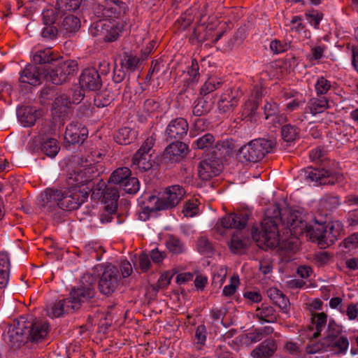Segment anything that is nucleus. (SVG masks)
<instances>
[{
    "instance_id": "obj_1",
    "label": "nucleus",
    "mask_w": 358,
    "mask_h": 358,
    "mask_svg": "<svg viewBox=\"0 0 358 358\" xmlns=\"http://www.w3.org/2000/svg\"><path fill=\"white\" fill-rule=\"evenodd\" d=\"M264 218L261 223V231L257 227L251 229L252 240L262 249L274 248L279 243L278 224L281 223L289 230L292 236L298 237L306 231L308 224L305 215L299 210L289 211L286 221L282 217L279 205H272L264 213Z\"/></svg>"
},
{
    "instance_id": "obj_2",
    "label": "nucleus",
    "mask_w": 358,
    "mask_h": 358,
    "mask_svg": "<svg viewBox=\"0 0 358 358\" xmlns=\"http://www.w3.org/2000/svg\"><path fill=\"white\" fill-rule=\"evenodd\" d=\"M89 187L75 186L63 189H47L43 196L42 206L48 211L59 208L65 210H73L79 208L87 199Z\"/></svg>"
},
{
    "instance_id": "obj_3",
    "label": "nucleus",
    "mask_w": 358,
    "mask_h": 358,
    "mask_svg": "<svg viewBox=\"0 0 358 358\" xmlns=\"http://www.w3.org/2000/svg\"><path fill=\"white\" fill-rule=\"evenodd\" d=\"M276 148L275 139L256 138L242 146L238 150V157L242 162L256 163L266 154L271 153Z\"/></svg>"
},
{
    "instance_id": "obj_4",
    "label": "nucleus",
    "mask_w": 358,
    "mask_h": 358,
    "mask_svg": "<svg viewBox=\"0 0 358 358\" xmlns=\"http://www.w3.org/2000/svg\"><path fill=\"white\" fill-rule=\"evenodd\" d=\"M78 71V63L75 60H64L59 58L52 66L45 69V79L55 85H62L73 76Z\"/></svg>"
},
{
    "instance_id": "obj_5",
    "label": "nucleus",
    "mask_w": 358,
    "mask_h": 358,
    "mask_svg": "<svg viewBox=\"0 0 358 358\" xmlns=\"http://www.w3.org/2000/svg\"><path fill=\"white\" fill-rule=\"evenodd\" d=\"M90 190L92 192V198L101 199V201L106 204L105 208L108 212L112 214L116 211L120 194L115 185L109 181L106 184L102 179H100Z\"/></svg>"
},
{
    "instance_id": "obj_6",
    "label": "nucleus",
    "mask_w": 358,
    "mask_h": 358,
    "mask_svg": "<svg viewBox=\"0 0 358 358\" xmlns=\"http://www.w3.org/2000/svg\"><path fill=\"white\" fill-rule=\"evenodd\" d=\"M185 193L184 189L179 185L169 187L160 198L154 195L149 196V203H153L155 206H148L146 210L155 212L174 208L180 203Z\"/></svg>"
},
{
    "instance_id": "obj_7",
    "label": "nucleus",
    "mask_w": 358,
    "mask_h": 358,
    "mask_svg": "<svg viewBox=\"0 0 358 358\" xmlns=\"http://www.w3.org/2000/svg\"><path fill=\"white\" fill-rule=\"evenodd\" d=\"M95 283L96 278L92 275L85 274L81 278L80 285L71 289L69 298L76 310L80 309L83 303L94 297Z\"/></svg>"
},
{
    "instance_id": "obj_8",
    "label": "nucleus",
    "mask_w": 358,
    "mask_h": 358,
    "mask_svg": "<svg viewBox=\"0 0 358 358\" xmlns=\"http://www.w3.org/2000/svg\"><path fill=\"white\" fill-rule=\"evenodd\" d=\"M156 138L154 134L148 137L142 143L140 148L132 157L131 167L141 172H145L152 169L154 161L150 152L155 143Z\"/></svg>"
},
{
    "instance_id": "obj_9",
    "label": "nucleus",
    "mask_w": 358,
    "mask_h": 358,
    "mask_svg": "<svg viewBox=\"0 0 358 358\" xmlns=\"http://www.w3.org/2000/svg\"><path fill=\"white\" fill-rule=\"evenodd\" d=\"M250 214V211L244 210L226 215L217 222L213 230L215 234L224 236L227 229H243L247 224Z\"/></svg>"
},
{
    "instance_id": "obj_10",
    "label": "nucleus",
    "mask_w": 358,
    "mask_h": 358,
    "mask_svg": "<svg viewBox=\"0 0 358 358\" xmlns=\"http://www.w3.org/2000/svg\"><path fill=\"white\" fill-rule=\"evenodd\" d=\"M222 169L223 163L221 157L214 153L206 154L198 164V176L202 180H209L218 176Z\"/></svg>"
},
{
    "instance_id": "obj_11",
    "label": "nucleus",
    "mask_w": 358,
    "mask_h": 358,
    "mask_svg": "<svg viewBox=\"0 0 358 358\" xmlns=\"http://www.w3.org/2000/svg\"><path fill=\"white\" fill-rule=\"evenodd\" d=\"M93 13L99 20L110 21L119 18L125 13L128 7L124 2L96 3L93 5Z\"/></svg>"
},
{
    "instance_id": "obj_12",
    "label": "nucleus",
    "mask_w": 358,
    "mask_h": 358,
    "mask_svg": "<svg viewBox=\"0 0 358 358\" xmlns=\"http://www.w3.org/2000/svg\"><path fill=\"white\" fill-rule=\"evenodd\" d=\"M29 325L28 320L24 317L13 321V324L9 327L7 333L3 335V339L8 345L14 350L19 348L27 339L26 329Z\"/></svg>"
},
{
    "instance_id": "obj_13",
    "label": "nucleus",
    "mask_w": 358,
    "mask_h": 358,
    "mask_svg": "<svg viewBox=\"0 0 358 358\" xmlns=\"http://www.w3.org/2000/svg\"><path fill=\"white\" fill-rule=\"evenodd\" d=\"M305 177L310 181L317 182L319 185H333L343 181L342 174L324 168L308 167L304 170Z\"/></svg>"
},
{
    "instance_id": "obj_14",
    "label": "nucleus",
    "mask_w": 358,
    "mask_h": 358,
    "mask_svg": "<svg viewBox=\"0 0 358 358\" xmlns=\"http://www.w3.org/2000/svg\"><path fill=\"white\" fill-rule=\"evenodd\" d=\"M90 32L100 41L111 43L119 38L121 30L111 21L98 20L92 24Z\"/></svg>"
},
{
    "instance_id": "obj_15",
    "label": "nucleus",
    "mask_w": 358,
    "mask_h": 358,
    "mask_svg": "<svg viewBox=\"0 0 358 358\" xmlns=\"http://www.w3.org/2000/svg\"><path fill=\"white\" fill-rule=\"evenodd\" d=\"M120 280L118 268L112 264L106 266L99 281V291L104 295H110L117 288Z\"/></svg>"
},
{
    "instance_id": "obj_16",
    "label": "nucleus",
    "mask_w": 358,
    "mask_h": 358,
    "mask_svg": "<svg viewBox=\"0 0 358 358\" xmlns=\"http://www.w3.org/2000/svg\"><path fill=\"white\" fill-rule=\"evenodd\" d=\"M189 124L185 118L176 117L171 120L166 126L164 131L165 141H181L187 134Z\"/></svg>"
},
{
    "instance_id": "obj_17",
    "label": "nucleus",
    "mask_w": 358,
    "mask_h": 358,
    "mask_svg": "<svg viewBox=\"0 0 358 358\" xmlns=\"http://www.w3.org/2000/svg\"><path fill=\"white\" fill-rule=\"evenodd\" d=\"M187 144L181 141H172L163 152V159L170 163H179L189 154Z\"/></svg>"
},
{
    "instance_id": "obj_18",
    "label": "nucleus",
    "mask_w": 358,
    "mask_h": 358,
    "mask_svg": "<svg viewBox=\"0 0 358 358\" xmlns=\"http://www.w3.org/2000/svg\"><path fill=\"white\" fill-rule=\"evenodd\" d=\"M88 136L87 129L78 122L69 124L65 131L64 140L66 145L83 143Z\"/></svg>"
},
{
    "instance_id": "obj_19",
    "label": "nucleus",
    "mask_w": 358,
    "mask_h": 358,
    "mask_svg": "<svg viewBox=\"0 0 358 358\" xmlns=\"http://www.w3.org/2000/svg\"><path fill=\"white\" fill-rule=\"evenodd\" d=\"M45 69L36 64H28L20 73V81L31 85H38L46 76Z\"/></svg>"
},
{
    "instance_id": "obj_20",
    "label": "nucleus",
    "mask_w": 358,
    "mask_h": 358,
    "mask_svg": "<svg viewBox=\"0 0 358 358\" xmlns=\"http://www.w3.org/2000/svg\"><path fill=\"white\" fill-rule=\"evenodd\" d=\"M79 84L81 88L90 91L99 90L102 86V80L98 71L94 68H87L80 76Z\"/></svg>"
},
{
    "instance_id": "obj_21",
    "label": "nucleus",
    "mask_w": 358,
    "mask_h": 358,
    "mask_svg": "<svg viewBox=\"0 0 358 358\" xmlns=\"http://www.w3.org/2000/svg\"><path fill=\"white\" fill-rule=\"evenodd\" d=\"M81 166L83 169L75 173L74 180L83 187L96 179L103 172L101 164L84 166L81 164Z\"/></svg>"
},
{
    "instance_id": "obj_22",
    "label": "nucleus",
    "mask_w": 358,
    "mask_h": 358,
    "mask_svg": "<svg viewBox=\"0 0 358 358\" xmlns=\"http://www.w3.org/2000/svg\"><path fill=\"white\" fill-rule=\"evenodd\" d=\"M28 322L29 325H26L27 329L25 331L27 336V341L36 343L43 341L48 333V324L42 321H28Z\"/></svg>"
},
{
    "instance_id": "obj_23",
    "label": "nucleus",
    "mask_w": 358,
    "mask_h": 358,
    "mask_svg": "<svg viewBox=\"0 0 358 358\" xmlns=\"http://www.w3.org/2000/svg\"><path fill=\"white\" fill-rule=\"evenodd\" d=\"M237 90L231 88L227 89L221 96L218 101V109L221 113L227 114L231 113L237 106L239 98Z\"/></svg>"
},
{
    "instance_id": "obj_24",
    "label": "nucleus",
    "mask_w": 358,
    "mask_h": 358,
    "mask_svg": "<svg viewBox=\"0 0 358 358\" xmlns=\"http://www.w3.org/2000/svg\"><path fill=\"white\" fill-rule=\"evenodd\" d=\"M306 233L313 241H317L319 245H326V222L315 217L313 223L308 225Z\"/></svg>"
},
{
    "instance_id": "obj_25",
    "label": "nucleus",
    "mask_w": 358,
    "mask_h": 358,
    "mask_svg": "<svg viewBox=\"0 0 358 358\" xmlns=\"http://www.w3.org/2000/svg\"><path fill=\"white\" fill-rule=\"evenodd\" d=\"M278 350V345L273 338H268L258 345L250 352L253 358H271Z\"/></svg>"
},
{
    "instance_id": "obj_26",
    "label": "nucleus",
    "mask_w": 358,
    "mask_h": 358,
    "mask_svg": "<svg viewBox=\"0 0 358 358\" xmlns=\"http://www.w3.org/2000/svg\"><path fill=\"white\" fill-rule=\"evenodd\" d=\"M59 59V57L50 48L38 50L33 55L34 64H39V66L45 69H48V66H52Z\"/></svg>"
},
{
    "instance_id": "obj_27",
    "label": "nucleus",
    "mask_w": 358,
    "mask_h": 358,
    "mask_svg": "<svg viewBox=\"0 0 358 358\" xmlns=\"http://www.w3.org/2000/svg\"><path fill=\"white\" fill-rule=\"evenodd\" d=\"M254 317L262 322L273 323L278 321L279 315L271 305L262 303L256 308Z\"/></svg>"
},
{
    "instance_id": "obj_28",
    "label": "nucleus",
    "mask_w": 358,
    "mask_h": 358,
    "mask_svg": "<svg viewBox=\"0 0 358 358\" xmlns=\"http://www.w3.org/2000/svg\"><path fill=\"white\" fill-rule=\"evenodd\" d=\"M17 115L18 120L24 127H31L35 124L39 114L33 107L22 106L17 109Z\"/></svg>"
},
{
    "instance_id": "obj_29",
    "label": "nucleus",
    "mask_w": 358,
    "mask_h": 358,
    "mask_svg": "<svg viewBox=\"0 0 358 358\" xmlns=\"http://www.w3.org/2000/svg\"><path fill=\"white\" fill-rule=\"evenodd\" d=\"M267 295L282 313L286 314L289 313V301L280 290L277 288H270L267 291Z\"/></svg>"
},
{
    "instance_id": "obj_30",
    "label": "nucleus",
    "mask_w": 358,
    "mask_h": 358,
    "mask_svg": "<svg viewBox=\"0 0 358 358\" xmlns=\"http://www.w3.org/2000/svg\"><path fill=\"white\" fill-rule=\"evenodd\" d=\"M324 344L327 351L332 352L337 355H345L350 345L349 340L346 336H341L327 343H324Z\"/></svg>"
},
{
    "instance_id": "obj_31",
    "label": "nucleus",
    "mask_w": 358,
    "mask_h": 358,
    "mask_svg": "<svg viewBox=\"0 0 358 358\" xmlns=\"http://www.w3.org/2000/svg\"><path fill=\"white\" fill-rule=\"evenodd\" d=\"M328 99L325 96L311 98L305 109V113H309L313 115L322 113L329 108Z\"/></svg>"
},
{
    "instance_id": "obj_32",
    "label": "nucleus",
    "mask_w": 358,
    "mask_h": 358,
    "mask_svg": "<svg viewBox=\"0 0 358 358\" xmlns=\"http://www.w3.org/2000/svg\"><path fill=\"white\" fill-rule=\"evenodd\" d=\"M249 239L243 235V232L237 231L233 234L229 244L231 251L234 254H242L248 247Z\"/></svg>"
},
{
    "instance_id": "obj_33",
    "label": "nucleus",
    "mask_w": 358,
    "mask_h": 358,
    "mask_svg": "<svg viewBox=\"0 0 358 358\" xmlns=\"http://www.w3.org/2000/svg\"><path fill=\"white\" fill-rule=\"evenodd\" d=\"M73 304L68 297L62 300L55 302L51 306V310L49 315L52 317H59L66 313H73L76 309L72 307Z\"/></svg>"
},
{
    "instance_id": "obj_34",
    "label": "nucleus",
    "mask_w": 358,
    "mask_h": 358,
    "mask_svg": "<svg viewBox=\"0 0 358 358\" xmlns=\"http://www.w3.org/2000/svg\"><path fill=\"white\" fill-rule=\"evenodd\" d=\"M343 230V226L339 221H334L326 223V245L334 243L335 241L341 236Z\"/></svg>"
},
{
    "instance_id": "obj_35",
    "label": "nucleus",
    "mask_w": 358,
    "mask_h": 358,
    "mask_svg": "<svg viewBox=\"0 0 358 358\" xmlns=\"http://www.w3.org/2000/svg\"><path fill=\"white\" fill-rule=\"evenodd\" d=\"M10 261L8 255L0 252V289H4L9 280Z\"/></svg>"
},
{
    "instance_id": "obj_36",
    "label": "nucleus",
    "mask_w": 358,
    "mask_h": 358,
    "mask_svg": "<svg viewBox=\"0 0 358 358\" xmlns=\"http://www.w3.org/2000/svg\"><path fill=\"white\" fill-rule=\"evenodd\" d=\"M131 177V171L128 167H120L111 173L108 181L114 185H117L120 187Z\"/></svg>"
},
{
    "instance_id": "obj_37",
    "label": "nucleus",
    "mask_w": 358,
    "mask_h": 358,
    "mask_svg": "<svg viewBox=\"0 0 358 358\" xmlns=\"http://www.w3.org/2000/svg\"><path fill=\"white\" fill-rule=\"evenodd\" d=\"M80 27L79 18L73 15H69L63 19L60 26V31L64 34H71L77 31Z\"/></svg>"
},
{
    "instance_id": "obj_38",
    "label": "nucleus",
    "mask_w": 358,
    "mask_h": 358,
    "mask_svg": "<svg viewBox=\"0 0 358 358\" xmlns=\"http://www.w3.org/2000/svg\"><path fill=\"white\" fill-rule=\"evenodd\" d=\"M136 131L129 127H123L118 130L115 136V140L120 145H128L136 138Z\"/></svg>"
},
{
    "instance_id": "obj_39",
    "label": "nucleus",
    "mask_w": 358,
    "mask_h": 358,
    "mask_svg": "<svg viewBox=\"0 0 358 358\" xmlns=\"http://www.w3.org/2000/svg\"><path fill=\"white\" fill-rule=\"evenodd\" d=\"M215 143V136L210 133L205 134L195 140L192 145L194 150H204L212 148Z\"/></svg>"
},
{
    "instance_id": "obj_40",
    "label": "nucleus",
    "mask_w": 358,
    "mask_h": 358,
    "mask_svg": "<svg viewBox=\"0 0 358 358\" xmlns=\"http://www.w3.org/2000/svg\"><path fill=\"white\" fill-rule=\"evenodd\" d=\"M41 150L48 157H54L59 150V143L55 138L46 139L41 143Z\"/></svg>"
},
{
    "instance_id": "obj_41",
    "label": "nucleus",
    "mask_w": 358,
    "mask_h": 358,
    "mask_svg": "<svg viewBox=\"0 0 358 358\" xmlns=\"http://www.w3.org/2000/svg\"><path fill=\"white\" fill-rule=\"evenodd\" d=\"M213 108V103L203 97L198 98L195 101L192 113L195 116H202L208 113Z\"/></svg>"
},
{
    "instance_id": "obj_42",
    "label": "nucleus",
    "mask_w": 358,
    "mask_h": 358,
    "mask_svg": "<svg viewBox=\"0 0 358 358\" xmlns=\"http://www.w3.org/2000/svg\"><path fill=\"white\" fill-rule=\"evenodd\" d=\"M327 321V315L322 312L315 313L311 317V322L315 326L316 331L313 334V338H317L320 336L321 331L324 329Z\"/></svg>"
},
{
    "instance_id": "obj_43",
    "label": "nucleus",
    "mask_w": 358,
    "mask_h": 358,
    "mask_svg": "<svg viewBox=\"0 0 358 358\" xmlns=\"http://www.w3.org/2000/svg\"><path fill=\"white\" fill-rule=\"evenodd\" d=\"M300 129L295 125L287 124L282 126L281 136L286 142H292L299 138Z\"/></svg>"
},
{
    "instance_id": "obj_44",
    "label": "nucleus",
    "mask_w": 358,
    "mask_h": 358,
    "mask_svg": "<svg viewBox=\"0 0 358 358\" xmlns=\"http://www.w3.org/2000/svg\"><path fill=\"white\" fill-rule=\"evenodd\" d=\"M343 332V327L338 324L334 320L329 322L328 327L326 331V336L324 337V343H327L341 335Z\"/></svg>"
},
{
    "instance_id": "obj_45",
    "label": "nucleus",
    "mask_w": 358,
    "mask_h": 358,
    "mask_svg": "<svg viewBox=\"0 0 358 358\" xmlns=\"http://www.w3.org/2000/svg\"><path fill=\"white\" fill-rule=\"evenodd\" d=\"M320 206L327 210H332L340 205V198L332 194H326L320 201Z\"/></svg>"
},
{
    "instance_id": "obj_46",
    "label": "nucleus",
    "mask_w": 358,
    "mask_h": 358,
    "mask_svg": "<svg viewBox=\"0 0 358 358\" xmlns=\"http://www.w3.org/2000/svg\"><path fill=\"white\" fill-rule=\"evenodd\" d=\"M222 82L220 79L215 77L209 78L201 88V94L203 95L208 94L217 89L221 87Z\"/></svg>"
},
{
    "instance_id": "obj_47",
    "label": "nucleus",
    "mask_w": 358,
    "mask_h": 358,
    "mask_svg": "<svg viewBox=\"0 0 358 358\" xmlns=\"http://www.w3.org/2000/svg\"><path fill=\"white\" fill-rule=\"evenodd\" d=\"M82 0H57V8L61 12L76 10L78 9Z\"/></svg>"
},
{
    "instance_id": "obj_48",
    "label": "nucleus",
    "mask_w": 358,
    "mask_h": 358,
    "mask_svg": "<svg viewBox=\"0 0 358 358\" xmlns=\"http://www.w3.org/2000/svg\"><path fill=\"white\" fill-rule=\"evenodd\" d=\"M115 94L108 90H106L100 94H98L94 101L97 107H106L110 104V103L115 99Z\"/></svg>"
},
{
    "instance_id": "obj_49",
    "label": "nucleus",
    "mask_w": 358,
    "mask_h": 358,
    "mask_svg": "<svg viewBox=\"0 0 358 358\" xmlns=\"http://www.w3.org/2000/svg\"><path fill=\"white\" fill-rule=\"evenodd\" d=\"M120 188L125 193L134 194L139 190L140 182L137 178L131 176Z\"/></svg>"
},
{
    "instance_id": "obj_50",
    "label": "nucleus",
    "mask_w": 358,
    "mask_h": 358,
    "mask_svg": "<svg viewBox=\"0 0 358 358\" xmlns=\"http://www.w3.org/2000/svg\"><path fill=\"white\" fill-rule=\"evenodd\" d=\"M101 159L102 154L99 151L95 150L90 152V154H87L84 159H82L81 164L84 166L100 164L99 162Z\"/></svg>"
},
{
    "instance_id": "obj_51",
    "label": "nucleus",
    "mask_w": 358,
    "mask_h": 358,
    "mask_svg": "<svg viewBox=\"0 0 358 358\" xmlns=\"http://www.w3.org/2000/svg\"><path fill=\"white\" fill-rule=\"evenodd\" d=\"M173 275L174 273L171 271H167L162 273L157 284L153 286V289L158 291L160 289H166L170 284Z\"/></svg>"
},
{
    "instance_id": "obj_52",
    "label": "nucleus",
    "mask_w": 358,
    "mask_h": 358,
    "mask_svg": "<svg viewBox=\"0 0 358 358\" xmlns=\"http://www.w3.org/2000/svg\"><path fill=\"white\" fill-rule=\"evenodd\" d=\"M71 104H72L71 101V99L66 94H61L55 98L52 106L55 110H57L60 113L62 112V108H65L69 107Z\"/></svg>"
},
{
    "instance_id": "obj_53",
    "label": "nucleus",
    "mask_w": 358,
    "mask_h": 358,
    "mask_svg": "<svg viewBox=\"0 0 358 358\" xmlns=\"http://www.w3.org/2000/svg\"><path fill=\"white\" fill-rule=\"evenodd\" d=\"M234 148L232 140L225 139L215 143V148L221 152V154L229 155Z\"/></svg>"
},
{
    "instance_id": "obj_54",
    "label": "nucleus",
    "mask_w": 358,
    "mask_h": 358,
    "mask_svg": "<svg viewBox=\"0 0 358 358\" xmlns=\"http://www.w3.org/2000/svg\"><path fill=\"white\" fill-rule=\"evenodd\" d=\"M167 248L173 254L181 253L183 250V245L182 242L176 237L170 236L166 242Z\"/></svg>"
},
{
    "instance_id": "obj_55",
    "label": "nucleus",
    "mask_w": 358,
    "mask_h": 358,
    "mask_svg": "<svg viewBox=\"0 0 358 358\" xmlns=\"http://www.w3.org/2000/svg\"><path fill=\"white\" fill-rule=\"evenodd\" d=\"M139 59L135 56L132 55H125L124 58L121 60L120 64L123 66L127 71H134L137 65L138 64Z\"/></svg>"
},
{
    "instance_id": "obj_56",
    "label": "nucleus",
    "mask_w": 358,
    "mask_h": 358,
    "mask_svg": "<svg viewBox=\"0 0 358 358\" xmlns=\"http://www.w3.org/2000/svg\"><path fill=\"white\" fill-rule=\"evenodd\" d=\"M315 90L318 96H321L327 93L331 88L330 82L324 77L318 78L315 84Z\"/></svg>"
},
{
    "instance_id": "obj_57",
    "label": "nucleus",
    "mask_w": 358,
    "mask_h": 358,
    "mask_svg": "<svg viewBox=\"0 0 358 358\" xmlns=\"http://www.w3.org/2000/svg\"><path fill=\"white\" fill-rule=\"evenodd\" d=\"M152 264L150 262L149 256L145 253H141L138 259V264L136 269H140L141 272H148L151 268Z\"/></svg>"
},
{
    "instance_id": "obj_58",
    "label": "nucleus",
    "mask_w": 358,
    "mask_h": 358,
    "mask_svg": "<svg viewBox=\"0 0 358 358\" xmlns=\"http://www.w3.org/2000/svg\"><path fill=\"white\" fill-rule=\"evenodd\" d=\"M239 284V278L238 275H233L230 279V285H226L222 291L225 296H232L236 291Z\"/></svg>"
},
{
    "instance_id": "obj_59",
    "label": "nucleus",
    "mask_w": 358,
    "mask_h": 358,
    "mask_svg": "<svg viewBox=\"0 0 358 358\" xmlns=\"http://www.w3.org/2000/svg\"><path fill=\"white\" fill-rule=\"evenodd\" d=\"M58 32L57 27L54 24L45 25L41 32V36L48 40H53L57 37Z\"/></svg>"
},
{
    "instance_id": "obj_60",
    "label": "nucleus",
    "mask_w": 358,
    "mask_h": 358,
    "mask_svg": "<svg viewBox=\"0 0 358 358\" xmlns=\"http://www.w3.org/2000/svg\"><path fill=\"white\" fill-rule=\"evenodd\" d=\"M341 245L349 250L358 249V233L353 234L345 238Z\"/></svg>"
},
{
    "instance_id": "obj_61",
    "label": "nucleus",
    "mask_w": 358,
    "mask_h": 358,
    "mask_svg": "<svg viewBox=\"0 0 358 358\" xmlns=\"http://www.w3.org/2000/svg\"><path fill=\"white\" fill-rule=\"evenodd\" d=\"M143 108L147 113H155L159 110L160 103L156 99L150 98L145 101Z\"/></svg>"
},
{
    "instance_id": "obj_62",
    "label": "nucleus",
    "mask_w": 358,
    "mask_h": 358,
    "mask_svg": "<svg viewBox=\"0 0 358 358\" xmlns=\"http://www.w3.org/2000/svg\"><path fill=\"white\" fill-rule=\"evenodd\" d=\"M199 64L196 59L192 60V65L188 70V74L190 77V81L192 83H197L199 81Z\"/></svg>"
},
{
    "instance_id": "obj_63",
    "label": "nucleus",
    "mask_w": 358,
    "mask_h": 358,
    "mask_svg": "<svg viewBox=\"0 0 358 358\" xmlns=\"http://www.w3.org/2000/svg\"><path fill=\"white\" fill-rule=\"evenodd\" d=\"M127 71L120 64V66L115 64L113 70V81L115 83H121L125 78Z\"/></svg>"
},
{
    "instance_id": "obj_64",
    "label": "nucleus",
    "mask_w": 358,
    "mask_h": 358,
    "mask_svg": "<svg viewBox=\"0 0 358 358\" xmlns=\"http://www.w3.org/2000/svg\"><path fill=\"white\" fill-rule=\"evenodd\" d=\"M266 119L270 117H275L279 113L278 105L276 103L267 102L264 107Z\"/></svg>"
}]
</instances>
